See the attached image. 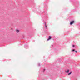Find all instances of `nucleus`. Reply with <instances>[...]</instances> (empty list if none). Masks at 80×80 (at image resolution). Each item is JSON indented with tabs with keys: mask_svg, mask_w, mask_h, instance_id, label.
I'll list each match as a JSON object with an SVG mask.
<instances>
[{
	"mask_svg": "<svg viewBox=\"0 0 80 80\" xmlns=\"http://www.w3.org/2000/svg\"><path fill=\"white\" fill-rule=\"evenodd\" d=\"M74 23V21H72L70 23V25H72Z\"/></svg>",
	"mask_w": 80,
	"mask_h": 80,
	"instance_id": "nucleus-1",
	"label": "nucleus"
},
{
	"mask_svg": "<svg viewBox=\"0 0 80 80\" xmlns=\"http://www.w3.org/2000/svg\"><path fill=\"white\" fill-rule=\"evenodd\" d=\"M51 39V37L49 36L48 39L47 40V41H48V40H50Z\"/></svg>",
	"mask_w": 80,
	"mask_h": 80,
	"instance_id": "nucleus-2",
	"label": "nucleus"
},
{
	"mask_svg": "<svg viewBox=\"0 0 80 80\" xmlns=\"http://www.w3.org/2000/svg\"><path fill=\"white\" fill-rule=\"evenodd\" d=\"M69 70H66L65 72L66 73H68L69 72Z\"/></svg>",
	"mask_w": 80,
	"mask_h": 80,
	"instance_id": "nucleus-3",
	"label": "nucleus"
},
{
	"mask_svg": "<svg viewBox=\"0 0 80 80\" xmlns=\"http://www.w3.org/2000/svg\"><path fill=\"white\" fill-rule=\"evenodd\" d=\"M45 27H46V28H47V25H46V22L45 23Z\"/></svg>",
	"mask_w": 80,
	"mask_h": 80,
	"instance_id": "nucleus-4",
	"label": "nucleus"
},
{
	"mask_svg": "<svg viewBox=\"0 0 80 80\" xmlns=\"http://www.w3.org/2000/svg\"><path fill=\"white\" fill-rule=\"evenodd\" d=\"M71 73H72V72H71L70 73L68 74V75H70V74H71Z\"/></svg>",
	"mask_w": 80,
	"mask_h": 80,
	"instance_id": "nucleus-5",
	"label": "nucleus"
},
{
	"mask_svg": "<svg viewBox=\"0 0 80 80\" xmlns=\"http://www.w3.org/2000/svg\"><path fill=\"white\" fill-rule=\"evenodd\" d=\"M16 32H17L18 33L19 32V31L18 30H16Z\"/></svg>",
	"mask_w": 80,
	"mask_h": 80,
	"instance_id": "nucleus-6",
	"label": "nucleus"
},
{
	"mask_svg": "<svg viewBox=\"0 0 80 80\" xmlns=\"http://www.w3.org/2000/svg\"><path fill=\"white\" fill-rule=\"evenodd\" d=\"M72 47H75V45H72Z\"/></svg>",
	"mask_w": 80,
	"mask_h": 80,
	"instance_id": "nucleus-7",
	"label": "nucleus"
},
{
	"mask_svg": "<svg viewBox=\"0 0 80 80\" xmlns=\"http://www.w3.org/2000/svg\"><path fill=\"white\" fill-rule=\"evenodd\" d=\"M74 51H75V49H73L72 50V52H74Z\"/></svg>",
	"mask_w": 80,
	"mask_h": 80,
	"instance_id": "nucleus-8",
	"label": "nucleus"
},
{
	"mask_svg": "<svg viewBox=\"0 0 80 80\" xmlns=\"http://www.w3.org/2000/svg\"><path fill=\"white\" fill-rule=\"evenodd\" d=\"M75 52H76V53H77V51H75Z\"/></svg>",
	"mask_w": 80,
	"mask_h": 80,
	"instance_id": "nucleus-9",
	"label": "nucleus"
},
{
	"mask_svg": "<svg viewBox=\"0 0 80 80\" xmlns=\"http://www.w3.org/2000/svg\"><path fill=\"white\" fill-rule=\"evenodd\" d=\"M44 71H45L44 70H43V72H44Z\"/></svg>",
	"mask_w": 80,
	"mask_h": 80,
	"instance_id": "nucleus-10",
	"label": "nucleus"
}]
</instances>
